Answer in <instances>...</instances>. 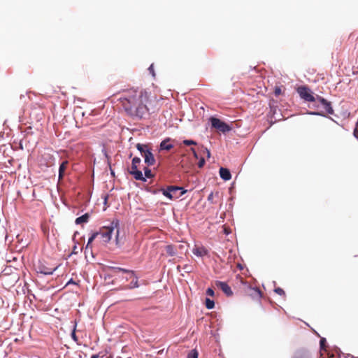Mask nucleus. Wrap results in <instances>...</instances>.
<instances>
[{
    "label": "nucleus",
    "mask_w": 358,
    "mask_h": 358,
    "mask_svg": "<svg viewBox=\"0 0 358 358\" xmlns=\"http://www.w3.org/2000/svg\"><path fill=\"white\" fill-rule=\"evenodd\" d=\"M148 92L143 89H125L112 96L121 105L127 115L141 120L149 114L148 103L150 101Z\"/></svg>",
    "instance_id": "nucleus-1"
},
{
    "label": "nucleus",
    "mask_w": 358,
    "mask_h": 358,
    "mask_svg": "<svg viewBox=\"0 0 358 358\" xmlns=\"http://www.w3.org/2000/svg\"><path fill=\"white\" fill-rule=\"evenodd\" d=\"M96 232L98 234V236H100L101 241L104 244L108 243L111 240L112 235L115 234L116 245L118 247L121 245L122 242L119 236L120 229L118 220H113L110 226L103 227Z\"/></svg>",
    "instance_id": "nucleus-2"
},
{
    "label": "nucleus",
    "mask_w": 358,
    "mask_h": 358,
    "mask_svg": "<svg viewBox=\"0 0 358 358\" xmlns=\"http://www.w3.org/2000/svg\"><path fill=\"white\" fill-rule=\"evenodd\" d=\"M187 190L177 186H169L163 190V194L170 199H178L183 195Z\"/></svg>",
    "instance_id": "nucleus-3"
},
{
    "label": "nucleus",
    "mask_w": 358,
    "mask_h": 358,
    "mask_svg": "<svg viewBox=\"0 0 358 358\" xmlns=\"http://www.w3.org/2000/svg\"><path fill=\"white\" fill-rule=\"evenodd\" d=\"M297 92L300 96L306 101L313 102L315 101V98L313 95L311 90L305 86L298 87Z\"/></svg>",
    "instance_id": "nucleus-4"
},
{
    "label": "nucleus",
    "mask_w": 358,
    "mask_h": 358,
    "mask_svg": "<svg viewBox=\"0 0 358 358\" xmlns=\"http://www.w3.org/2000/svg\"><path fill=\"white\" fill-rule=\"evenodd\" d=\"M210 122L213 127L219 130L220 131H222V133H225L231 130V127L229 125L221 121L218 118L211 117Z\"/></svg>",
    "instance_id": "nucleus-5"
},
{
    "label": "nucleus",
    "mask_w": 358,
    "mask_h": 358,
    "mask_svg": "<svg viewBox=\"0 0 358 358\" xmlns=\"http://www.w3.org/2000/svg\"><path fill=\"white\" fill-rule=\"evenodd\" d=\"M243 289L246 294L253 299H259L262 297V292L257 287H252L246 282L243 283Z\"/></svg>",
    "instance_id": "nucleus-6"
},
{
    "label": "nucleus",
    "mask_w": 358,
    "mask_h": 358,
    "mask_svg": "<svg viewBox=\"0 0 358 358\" xmlns=\"http://www.w3.org/2000/svg\"><path fill=\"white\" fill-rule=\"evenodd\" d=\"M216 286L220 289L227 296H230L233 294L231 287L225 282L217 281Z\"/></svg>",
    "instance_id": "nucleus-7"
},
{
    "label": "nucleus",
    "mask_w": 358,
    "mask_h": 358,
    "mask_svg": "<svg viewBox=\"0 0 358 358\" xmlns=\"http://www.w3.org/2000/svg\"><path fill=\"white\" fill-rule=\"evenodd\" d=\"M192 252L197 257H203L208 254V250L203 246L195 245L192 250Z\"/></svg>",
    "instance_id": "nucleus-8"
},
{
    "label": "nucleus",
    "mask_w": 358,
    "mask_h": 358,
    "mask_svg": "<svg viewBox=\"0 0 358 358\" xmlns=\"http://www.w3.org/2000/svg\"><path fill=\"white\" fill-rule=\"evenodd\" d=\"M56 268H49L41 264L38 266V272L44 275H51L55 271Z\"/></svg>",
    "instance_id": "nucleus-9"
},
{
    "label": "nucleus",
    "mask_w": 358,
    "mask_h": 358,
    "mask_svg": "<svg viewBox=\"0 0 358 358\" xmlns=\"http://www.w3.org/2000/svg\"><path fill=\"white\" fill-rule=\"evenodd\" d=\"M112 271H113V273L115 274H116L117 272H122V273L128 274L129 277L126 278L127 280L131 279V277H134V272L133 271L125 269V268H120V267H113Z\"/></svg>",
    "instance_id": "nucleus-10"
},
{
    "label": "nucleus",
    "mask_w": 358,
    "mask_h": 358,
    "mask_svg": "<svg viewBox=\"0 0 358 358\" xmlns=\"http://www.w3.org/2000/svg\"><path fill=\"white\" fill-rule=\"evenodd\" d=\"M143 157L145 159V163L147 164L148 166H152L155 163V159L150 150L147 151L145 155Z\"/></svg>",
    "instance_id": "nucleus-11"
},
{
    "label": "nucleus",
    "mask_w": 358,
    "mask_h": 358,
    "mask_svg": "<svg viewBox=\"0 0 358 358\" xmlns=\"http://www.w3.org/2000/svg\"><path fill=\"white\" fill-rule=\"evenodd\" d=\"M220 176L224 180H229L231 178L229 170L223 167L220 169Z\"/></svg>",
    "instance_id": "nucleus-12"
},
{
    "label": "nucleus",
    "mask_w": 358,
    "mask_h": 358,
    "mask_svg": "<svg viewBox=\"0 0 358 358\" xmlns=\"http://www.w3.org/2000/svg\"><path fill=\"white\" fill-rule=\"evenodd\" d=\"M129 173L134 176V178L137 180L146 181L145 178L143 177V173L139 170L129 171Z\"/></svg>",
    "instance_id": "nucleus-13"
},
{
    "label": "nucleus",
    "mask_w": 358,
    "mask_h": 358,
    "mask_svg": "<svg viewBox=\"0 0 358 358\" xmlns=\"http://www.w3.org/2000/svg\"><path fill=\"white\" fill-rule=\"evenodd\" d=\"M293 358H311L310 353L307 350H298Z\"/></svg>",
    "instance_id": "nucleus-14"
},
{
    "label": "nucleus",
    "mask_w": 358,
    "mask_h": 358,
    "mask_svg": "<svg viewBox=\"0 0 358 358\" xmlns=\"http://www.w3.org/2000/svg\"><path fill=\"white\" fill-rule=\"evenodd\" d=\"M165 250L168 255L173 257L176 255L178 248L173 245H167L165 247Z\"/></svg>",
    "instance_id": "nucleus-15"
},
{
    "label": "nucleus",
    "mask_w": 358,
    "mask_h": 358,
    "mask_svg": "<svg viewBox=\"0 0 358 358\" xmlns=\"http://www.w3.org/2000/svg\"><path fill=\"white\" fill-rule=\"evenodd\" d=\"M90 219V214L85 213L80 217H78L76 219L75 222L76 224H81L83 223H87Z\"/></svg>",
    "instance_id": "nucleus-16"
},
{
    "label": "nucleus",
    "mask_w": 358,
    "mask_h": 358,
    "mask_svg": "<svg viewBox=\"0 0 358 358\" xmlns=\"http://www.w3.org/2000/svg\"><path fill=\"white\" fill-rule=\"evenodd\" d=\"M173 145L171 143H170L169 138H166V139L164 140L160 143L161 150H170L171 148H173Z\"/></svg>",
    "instance_id": "nucleus-17"
},
{
    "label": "nucleus",
    "mask_w": 358,
    "mask_h": 358,
    "mask_svg": "<svg viewBox=\"0 0 358 358\" xmlns=\"http://www.w3.org/2000/svg\"><path fill=\"white\" fill-rule=\"evenodd\" d=\"M137 150L141 152L142 157H144L147 151H150L147 145L137 143L136 145Z\"/></svg>",
    "instance_id": "nucleus-18"
},
{
    "label": "nucleus",
    "mask_w": 358,
    "mask_h": 358,
    "mask_svg": "<svg viewBox=\"0 0 358 358\" xmlns=\"http://www.w3.org/2000/svg\"><path fill=\"white\" fill-rule=\"evenodd\" d=\"M98 237V234L97 232H94L92 234V236L89 238L88 239V241H87V243L86 245V247H85V252H87L89 249L91 250L92 249V247H91V244L92 243V241L96 238Z\"/></svg>",
    "instance_id": "nucleus-19"
},
{
    "label": "nucleus",
    "mask_w": 358,
    "mask_h": 358,
    "mask_svg": "<svg viewBox=\"0 0 358 358\" xmlns=\"http://www.w3.org/2000/svg\"><path fill=\"white\" fill-rule=\"evenodd\" d=\"M218 198H219V192H211L208 196V201L210 203H217V201L215 199H218Z\"/></svg>",
    "instance_id": "nucleus-20"
},
{
    "label": "nucleus",
    "mask_w": 358,
    "mask_h": 358,
    "mask_svg": "<svg viewBox=\"0 0 358 358\" xmlns=\"http://www.w3.org/2000/svg\"><path fill=\"white\" fill-rule=\"evenodd\" d=\"M67 165H68L67 161H64L60 164L59 169V178H62L63 177V176L64 174V171L67 167Z\"/></svg>",
    "instance_id": "nucleus-21"
},
{
    "label": "nucleus",
    "mask_w": 358,
    "mask_h": 358,
    "mask_svg": "<svg viewBox=\"0 0 358 358\" xmlns=\"http://www.w3.org/2000/svg\"><path fill=\"white\" fill-rule=\"evenodd\" d=\"M324 109V111L326 113H327L328 114H330V115H333L334 114V110L331 107V102L327 101V104L326 103H323L322 104Z\"/></svg>",
    "instance_id": "nucleus-22"
},
{
    "label": "nucleus",
    "mask_w": 358,
    "mask_h": 358,
    "mask_svg": "<svg viewBox=\"0 0 358 358\" xmlns=\"http://www.w3.org/2000/svg\"><path fill=\"white\" fill-rule=\"evenodd\" d=\"M141 163V159L135 157L132 159L131 167L130 171H134L138 169V165Z\"/></svg>",
    "instance_id": "nucleus-23"
},
{
    "label": "nucleus",
    "mask_w": 358,
    "mask_h": 358,
    "mask_svg": "<svg viewBox=\"0 0 358 358\" xmlns=\"http://www.w3.org/2000/svg\"><path fill=\"white\" fill-rule=\"evenodd\" d=\"M131 279H132V280L130 282V284L129 285H127V289H133V288L138 287V279L135 276V275H134V277H131Z\"/></svg>",
    "instance_id": "nucleus-24"
},
{
    "label": "nucleus",
    "mask_w": 358,
    "mask_h": 358,
    "mask_svg": "<svg viewBox=\"0 0 358 358\" xmlns=\"http://www.w3.org/2000/svg\"><path fill=\"white\" fill-rule=\"evenodd\" d=\"M205 305L208 309H212L215 306V303L213 300H211L208 298H206V301H205Z\"/></svg>",
    "instance_id": "nucleus-25"
},
{
    "label": "nucleus",
    "mask_w": 358,
    "mask_h": 358,
    "mask_svg": "<svg viewBox=\"0 0 358 358\" xmlns=\"http://www.w3.org/2000/svg\"><path fill=\"white\" fill-rule=\"evenodd\" d=\"M182 269L185 273H189L193 271V266L190 264H185L183 266Z\"/></svg>",
    "instance_id": "nucleus-26"
},
{
    "label": "nucleus",
    "mask_w": 358,
    "mask_h": 358,
    "mask_svg": "<svg viewBox=\"0 0 358 358\" xmlns=\"http://www.w3.org/2000/svg\"><path fill=\"white\" fill-rule=\"evenodd\" d=\"M144 173H145V176L146 178H151L154 176L153 174L152 173L151 170L149 169L148 168L144 169Z\"/></svg>",
    "instance_id": "nucleus-27"
},
{
    "label": "nucleus",
    "mask_w": 358,
    "mask_h": 358,
    "mask_svg": "<svg viewBox=\"0 0 358 358\" xmlns=\"http://www.w3.org/2000/svg\"><path fill=\"white\" fill-rule=\"evenodd\" d=\"M187 358H198V352L196 350H192L188 354Z\"/></svg>",
    "instance_id": "nucleus-28"
},
{
    "label": "nucleus",
    "mask_w": 358,
    "mask_h": 358,
    "mask_svg": "<svg viewBox=\"0 0 358 358\" xmlns=\"http://www.w3.org/2000/svg\"><path fill=\"white\" fill-rule=\"evenodd\" d=\"M274 292H275L276 294H279V295H280V296H285V291H284L282 288H280V287H277V288H275V289H274Z\"/></svg>",
    "instance_id": "nucleus-29"
},
{
    "label": "nucleus",
    "mask_w": 358,
    "mask_h": 358,
    "mask_svg": "<svg viewBox=\"0 0 358 358\" xmlns=\"http://www.w3.org/2000/svg\"><path fill=\"white\" fill-rule=\"evenodd\" d=\"M183 143L185 145H196V143L193 141V140H184L183 141Z\"/></svg>",
    "instance_id": "nucleus-30"
},
{
    "label": "nucleus",
    "mask_w": 358,
    "mask_h": 358,
    "mask_svg": "<svg viewBox=\"0 0 358 358\" xmlns=\"http://www.w3.org/2000/svg\"><path fill=\"white\" fill-rule=\"evenodd\" d=\"M320 348L321 350H326L325 349V344H326V339L324 338H322L320 341Z\"/></svg>",
    "instance_id": "nucleus-31"
},
{
    "label": "nucleus",
    "mask_w": 358,
    "mask_h": 358,
    "mask_svg": "<svg viewBox=\"0 0 358 358\" xmlns=\"http://www.w3.org/2000/svg\"><path fill=\"white\" fill-rule=\"evenodd\" d=\"M315 101L320 102L321 104H323V103H326L327 104V100L324 99L322 96H317V97L315 98Z\"/></svg>",
    "instance_id": "nucleus-32"
},
{
    "label": "nucleus",
    "mask_w": 358,
    "mask_h": 358,
    "mask_svg": "<svg viewBox=\"0 0 358 358\" xmlns=\"http://www.w3.org/2000/svg\"><path fill=\"white\" fill-rule=\"evenodd\" d=\"M315 101L320 102L321 104H323V103H326L327 104V100L324 99L322 96H317V97L315 98Z\"/></svg>",
    "instance_id": "nucleus-33"
},
{
    "label": "nucleus",
    "mask_w": 358,
    "mask_h": 358,
    "mask_svg": "<svg viewBox=\"0 0 358 358\" xmlns=\"http://www.w3.org/2000/svg\"><path fill=\"white\" fill-rule=\"evenodd\" d=\"M315 101L320 102L321 104H323V103H326L327 104V100L324 99L322 96H317V97L315 98Z\"/></svg>",
    "instance_id": "nucleus-34"
},
{
    "label": "nucleus",
    "mask_w": 358,
    "mask_h": 358,
    "mask_svg": "<svg viewBox=\"0 0 358 358\" xmlns=\"http://www.w3.org/2000/svg\"><path fill=\"white\" fill-rule=\"evenodd\" d=\"M203 154H206V157H210V152L209 150H208L207 148H201V150Z\"/></svg>",
    "instance_id": "nucleus-35"
},
{
    "label": "nucleus",
    "mask_w": 358,
    "mask_h": 358,
    "mask_svg": "<svg viewBox=\"0 0 358 358\" xmlns=\"http://www.w3.org/2000/svg\"><path fill=\"white\" fill-rule=\"evenodd\" d=\"M282 94V90L280 87H275L274 90V94L278 96Z\"/></svg>",
    "instance_id": "nucleus-36"
},
{
    "label": "nucleus",
    "mask_w": 358,
    "mask_h": 358,
    "mask_svg": "<svg viewBox=\"0 0 358 358\" xmlns=\"http://www.w3.org/2000/svg\"><path fill=\"white\" fill-rule=\"evenodd\" d=\"M204 164H205V159H204V158H203V157H201V158H200V159H199V163H198V166H199V168L203 167V165H204Z\"/></svg>",
    "instance_id": "nucleus-37"
},
{
    "label": "nucleus",
    "mask_w": 358,
    "mask_h": 358,
    "mask_svg": "<svg viewBox=\"0 0 358 358\" xmlns=\"http://www.w3.org/2000/svg\"><path fill=\"white\" fill-rule=\"evenodd\" d=\"M206 294L210 296H214V291L213 289L211 288H208V289L206 290Z\"/></svg>",
    "instance_id": "nucleus-38"
},
{
    "label": "nucleus",
    "mask_w": 358,
    "mask_h": 358,
    "mask_svg": "<svg viewBox=\"0 0 358 358\" xmlns=\"http://www.w3.org/2000/svg\"><path fill=\"white\" fill-rule=\"evenodd\" d=\"M71 337L73 339V341H75L76 342L78 341V337L76 334V331H75V329L73 331L72 334H71Z\"/></svg>",
    "instance_id": "nucleus-39"
},
{
    "label": "nucleus",
    "mask_w": 358,
    "mask_h": 358,
    "mask_svg": "<svg viewBox=\"0 0 358 358\" xmlns=\"http://www.w3.org/2000/svg\"><path fill=\"white\" fill-rule=\"evenodd\" d=\"M148 70H149L150 73H152V75L153 76H155V71H154V67H153V64L150 65V66L148 68Z\"/></svg>",
    "instance_id": "nucleus-40"
},
{
    "label": "nucleus",
    "mask_w": 358,
    "mask_h": 358,
    "mask_svg": "<svg viewBox=\"0 0 358 358\" xmlns=\"http://www.w3.org/2000/svg\"><path fill=\"white\" fill-rule=\"evenodd\" d=\"M190 150L192 151V154H193L194 157L196 159H198V158H199V157H198V154H197L196 151L195 150V149H194V148H192L190 149Z\"/></svg>",
    "instance_id": "nucleus-41"
},
{
    "label": "nucleus",
    "mask_w": 358,
    "mask_h": 358,
    "mask_svg": "<svg viewBox=\"0 0 358 358\" xmlns=\"http://www.w3.org/2000/svg\"><path fill=\"white\" fill-rule=\"evenodd\" d=\"M357 129H355L354 131V136L358 139V135H357Z\"/></svg>",
    "instance_id": "nucleus-42"
},
{
    "label": "nucleus",
    "mask_w": 358,
    "mask_h": 358,
    "mask_svg": "<svg viewBox=\"0 0 358 358\" xmlns=\"http://www.w3.org/2000/svg\"><path fill=\"white\" fill-rule=\"evenodd\" d=\"M99 355H93L91 358H99Z\"/></svg>",
    "instance_id": "nucleus-43"
},
{
    "label": "nucleus",
    "mask_w": 358,
    "mask_h": 358,
    "mask_svg": "<svg viewBox=\"0 0 358 358\" xmlns=\"http://www.w3.org/2000/svg\"><path fill=\"white\" fill-rule=\"evenodd\" d=\"M108 197V195L104 196V203H105V204H106V202H107Z\"/></svg>",
    "instance_id": "nucleus-44"
},
{
    "label": "nucleus",
    "mask_w": 358,
    "mask_h": 358,
    "mask_svg": "<svg viewBox=\"0 0 358 358\" xmlns=\"http://www.w3.org/2000/svg\"><path fill=\"white\" fill-rule=\"evenodd\" d=\"M180 192H181V190L179 191V192H172V194H179Z\"/></svg>",
    "instance_id": "nucleus-45"
},
{
    "label": "nucleus",
    "mask_w": 358,
    "mask_h": 358,
    "mask_svg": "<svg viewBox=\"0 0 358 358\" xmlns=\"http://www.w3.org/2000/svg\"><path fill=\"white\" fill-rule=\"evenodd\" d=\"M180 268H181V266H177V270H178V271H180Z\"/></svg>",
    "instance_id": "nucleus-46"
},
{
    "label": "nucleus",
    "mask_w": 358,
    "mask_h": 358,
    "mask_svg": "<svg viewBox=\"0 0 358 358\" xmlns=\"http://www.w3.org/2000/svg\"><path fill=\"white\" fill-rule=\"evenodd\" d=\"M182 248H183V245H180L178 246V248H179V249H182Z\"/></svg>",
    "instance_id": "nucleus-47"
},
{
    "label": "nucleus",
    "mask_w": 358,
    "mask_h": 358,
    "mask_svg": "<svg viewBox=\"0 0 358 358\" xmlns=\"http://www.w3.org/2000/svg\"><path fill=\"white\" fill-rule=\"evenodd\" d=\"M313 114H315V115H321V113H313Z\"/></svg>",
    "instance_id": "nucleus-48"
},
{
    "label": "nucleus",
    "mask_w": 358,
    "mask_h": 358,
    "mask_svg": "<svg viewBox=\"0 0 358 358\" xmlns=\"http://www.w3.org/2000/svg\"><path fill=\"white\" fill-rule=\"evenodd\" d=\"M73 250H76V246H74Z\"/></svg>",
    "instance_id": "nucleus-49"
}]
</instances>
